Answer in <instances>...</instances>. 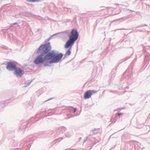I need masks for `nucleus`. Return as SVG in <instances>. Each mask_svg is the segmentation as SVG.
<instances>
[{"instance_id":"obj_8","label":"nucleus","mask_w":150,"mask_h":150,"mask_svg":"<svg viewBox=\"0 0 150 150\" xmlns=\"http://www.w3.org/2000/svg\"><path fill=\"white\" fill-rule=\"evenodd\" d=\"M117 115H123V113H118L117 114Z\"/></svg>"},{"instance_id":"obj_5","label":"nucleus","mask_w":150,"mask_h":150,"mask_svg":"<svg viewBox=\"0 0 150 150\" xmlns=\"http://www.w3.org/2000/svg\"><path fill=\"white\" fill-rule=\"evenodd\" d=\"M14 73L17 76L21 77L24 74V72L19 68H16L15 70Z\"/></svg>"},{"instance_id":"obj_4","label":"nucleus","mask_w":150,"mask_h":150,"mask_svg":"<svg viewBox=\"0 0 150 150\" xmlns=\"http://www.w3.org/2000/svg\"><path fill=\"white\" fill-rule=\"evenodd\" d=\"M16 68V64L12 62H9L6 67L7 69L10 71L15 70Z\"/></svg>"},{"instance_id":"obj_1","label":"nucleus","mask_w":150,"mask_h":150,"mask_svg":"<svg viewBox=\"0 0 150 150\" xmlns=\"http://www.w3.org/2000/svg\"><path fill=\"white\" fill-rule=\"evenodd\" d=\"M51 47L50 43H47L41 46L36 53L40 54L35 60L34 62L36 64L41 63L45 62L47 59L45 58V55L51 50Z\"/></svg>"},{"instance_id":"obj_3","label":"nucleus","mask_w":150,"mask_h":150,"mask_svg":"<svg viewBox=\"0 0 150 150\" xmlns=\"http://www.w3.org/2000/svg\"><path fill=\"white\" fill-rule=\"evenodd\" d=\"M69 39L67 42L65 46L66 48H68L70 47L71 48L74 42L77 40L78 37V34L77 31L74 29L72 30L69 35Z\"/></svg>"},{"instance_id":"obj_2","label":"nucleus","mask_w":150,"mask_h":150,"mask_svg":"<svg viewBox=\"0 0 150 150\" xmlns=\"http://www.w3.org/2000/svg\"><path fill=\"white\" fill-rule=\"evenodd\" d=\"M63 54L62 53L56 54L54 52H48L45 55V58L51 59L50 63H56L59 62L62 58Z\"/></svg>"},{"instance_id":"obj_9","label":"nucleus","mask_w":150,"mask_h":150,"mask_svg":"<svg viewBox=\"0 0 150 150\" xmlns=\"http://www.w3.org/2000/svg\"><path fill=\"white\" fill-rule=\"evenodd\" d=\"M76 111V109L75 108L74 109V112H75Z\"/></svg>"},{"instance_id":"obj_6","label":"nucleus","mask_w":150,"mask_h":150,"mask_svg":"<svg viewBox=\"0 0 150 150\" xmlns=\"http://www.w3.org/2000/svg\"><path fill=\"white\" fill-rule=\"evenodd\" d=\"M92 91L89 90L87 91L84 94V97L85 99L90 98L92 95Z\"/></svg>"},{"instance_id":"obj_7","label":"nucleus","mask_w":150,"mask_h":150,"mask_svg":"<svg viewBox=\"0 0 150 150\" xmlns=\"http://www.w3.org/2000/svg\"><path fill=\"white\" fill-rule=\"evenodd\" d=\"M71 54L70 49L67 52L66 54L67 55L69 56Z\"/></svg>"}]
</instances>
